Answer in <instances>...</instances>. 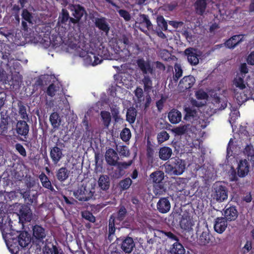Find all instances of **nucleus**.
<instances>
[{
  "label": "nucleus",
  "mask_w": 254,
  "mask_h": 254,
  "mask_svg": "<svg viewBox=\"0 0 254 254\" xmlns=\"http://www.w3.org/2000/svg\"><path fill=\"white\" fill-rule=\"evenodd\" d=\"M111 59L110 54L108 50L105 47H102V49H99L97 54L93 52L87 53L84 57L85 62L88 64L92 65H96L100 64L103 59Z\"/></svg>",
  "instance_id": "obj_1"
},
{
  "label": "nucleus",
  "mask_w": 254,
  "mask_h": 254,
  "mask_svg": "<svg viewBox=\"0 0 254 254\" xmlns=\"http://www.w3.org/2000/svg\"><path fill=\"white\" fill-rule=\"evenodd\" d=\"M249 171L250 164L249 162L246 159L241 160L238 163L237 172L234 168H232V171L229 175L230 181L236 182L239 180L238 177H245L248 174Z\"/></svg>",
  "instance_id": "obj_2"
},
{
  "label": "nucleus",
  "mask_w": 254,
  "mask_h": 254,
  "mask_svg": "<svg viewBox=\"0 0 254 254\" xmlns=\"http://www.w3.org/2000/svg\"><path fill=\"white\" fill-rule=\"evenodd\" d=\"M186 165L184 160L178 158H175L170 164H167L166 168L171 173L175 175H180L184 172Z\"/></svg>",
  "instance_id": "obj_3"
},
{
  "label": "nucleus",
  "mask_w": 254,
  "mask_h": 254,
  "mask_svg": "<svg viewBox=\"0 0 254 254\" xmlns=\"http://www.w3.org/2000/svg\"><path fill=\"white\" fill-rule=\"evenodd\" d=\"M228 191L227 188L221 185H216L214 188L211 194L213 200L218 202H222L228 198Z\"/></svg>",
  "instance_id": "obj_4"
},
{
  "label": "nucleus",
  "mask_w": 254,
  "mask_h": 254,
  "mask_svg": "<svg viewBox=\"0 0 254 254\" xmlns=\"http://www.w3.org/2000/svg\"><path fill=\"white\" fill-rule=\"evenodd\" d=\"M94 192H92L89 188L86 186L81 185L74 191L73 195L80 201H87L92 198Z\"/></svg>",
  "instance_id": "obj_5"
},
{
  "label": "nucleus",
  "mask_w": 254,
  "mask_h": 254,
  "mask_svg": "<svg viewBox=\"0 0 254 254\" xmlns=\"http://www.w3.org/2000/svg\"><path fill=\"white\" fill-rule=\"evenodd\" d=\"M195 77L191 75L185 76L181 79L178 86V90L180 92L190 91L191 89L195 83Z\"/></svg>",
  "instance_id": "obj_6"
},
{
  "label": "nucleus",
  "mask_w": 254,
  "mask_h": 254,
  "mask_svg": "<svg viewBox=\"0 0 254 254\" xmlns=\"http://www.w3.org/2000/svg\"><path fill=\"white\" fill-rule=\"evenodd\" d=\"M117 240L121 250L126 254L131 253L135 248V243L130 237H121Z\"/></svg>",
  "instance_id": "obj_7"
},
{
  "label": "nucleus",
  "mask_w": 254,
  "mask_h": 254,
  "mask_svg": "<svg viewBox=\"0 0 254 254\" xmlns=\"http://www.w3.org/2000/svg\"><path fill=\"white\" fill-rule=\"evenodd\" d=\"M69 10L72 12V15L74 18H71V21L74 22V24H78L82 17L86 14L85 8L79 4H70L68 7Z\"/></svg>",
  "instance_id": "obj_8"
},
{
  "label": "nucleus",
  "mask_w": 254,
  "mask_h": 254,
  "mask_svg": "<svg viewBox=\"0 0 254 254\" xmlns=\"http://www.w3.org/2000/svg\"><path fill=\"white\" fill-rule=\"evenodd\" d=\"M29 129V126L25 121H17L15 128V131L18 136H23L24 137V139H21V140L26 141L27 139Z\"/></svg>",
  "instance_id": "obj_9"
},
{
  "label": "nucleus",
  "mask_w": 254,
  "mask_h": 254,
  "mask_svg": "<svg viewBox=\"0 0 254 254\" xmlns=\"http://www.w3.org/2000/svg\"><path fill=\"white\" fill-rule=\"evenodd\" d=\"M136 64L138 68L144 75L154 73V69L150 62L145 61L143 58H140L136 61Z\"/></svg>",
  "instance_id": "obj_10"
},
{
  "label": "nucleus",
  "mask_w": 254,
  "mask_h": 254,
  "mask_svg": "<svg viewBox=\"0 0 254 254\" xmlns=\"http://www.w3.org/2000/svg\"><path fill=\"white\" fill-rule=\"evenodd\" d=\"M138 21V22H136V23L139 24V26L138 27V28L144 33H146L147 30L153 29V25L147 15L140 14L139 16Z\"/></svg>",
  "instance_id": "obj_11"
},
{
  "label": "nucleus",
  "mask_w": 254,
  "mask_h": 254,
  "mask_svg": "<svg viewBox=\"0 0 254 254\" xmlns=\"http://www.w3.org/2000/svg\"><path fill=\"white\" fill-rule=\"evenodd\" d=\"M105 160L107 163L110 166H116L119 159L118 154L113 148H109L106 151Z\"/></svg>",
  "instance_id": "obj_12"
},
{
  "label": "nucleus",
  "mask_w": 254,
  "mask_h": 254,
  "mask_svg": "<svg viewBox=\"0 0 254 254\" xmlns=\"http://www.w3.org/2000/svg\"><path fill=\"white\" fill-rule=\"evenodd\" d=\"M50 156L53 164L56 165L64 156L62 149L57 146L52 147L50 151Z\"/></svg>",
  "instance_id": "obj_13"
},
{
  "label": "nucleus",
  "mask_w": 254,
  "mask_h": 254,
  "mask_svg": "<svg viewBox=\"0 0 254 254\" xmlns=\"http://www.w3.org/2000/svg\"><path fill=\"white\" fill-rule=\"evenodd\" d=\"M227 220L223 217H217L215 219L214 229L219 234L223 233L227 227Z\"/></svg>",
  "instance_id": "obj_14"
},
{
  "label": "nucleus",
  "mask_w": 254,
  "mask_h": 254,
  "mask_svg": "<svg viewBox=\"0 0 254 254\" xmlns=\"http://www.w3.org/2000/svg\"><path fill=\"white\" fill-rule=\"evenodd\" d=\"M185 115L184 120L186 121L193 123L199 118L197 111L193 107H186L185 108Z\"/></svg>",
  "instance_id": "obj_15"
},
{
  "label": "nucleus",
  "mask_w": 254,
  "mask_h": 254,
  "mask_svg": "<svg viewBox=\"0 0 254 254\" xmlns=\"http://www.w3.org/2000/svg\"><path fill=\"white\" fill-rule=\"evenodd\" d=\"M185 54L187 56L188 61L190 64L195 65L198 64V56L196 53V50L194 49L187 48L185 51Z\"/></svg>",
  "instance_id": "obj_16"
},
{
  "label": "nucleus",
  "mask_w": 254,
  "mask_h": 254,
  "mask_svg": "<svg viewBox=\"0 0 254 254\" xmlns=\"http://www.w3.org/2000/svg\"><path fill=\"white\" fill-rule=\"evenodd\" d=\"M71 18L69 16L68 11L63 8L59 17V22H61L65 25H67L69 27H73L76 24L70 20Z\"/></svg>",
  "instance_id": "obj_17"
},
{
  "label": "nucleus",
  "mask_w": 254,
  "mask_h": 254,
  "mask_svg": "<svg viewBox=\"0 0 254 254\" xmlns=\"http://www.w3.org/2000/svg\"><path fill=\"white\" fill-rule=\"evenodd\" d=\"M95 26L101 31L108 34L110 31V26L104 17L96 18L94 21Z\"/></svg>",
  "instance_id": "obj_18"
},
{
  "label": "nucleus",
  "mask_w": 254,
  "mask_h": 254,
  "mask_svg": "<svg viewBox=\"0 0 254 254\" xmlns=\"http://www.w3.org/2000/svg\"><path fill=\"white\" fill-rule=\"evenodd\" d=\"M238 216V211L235 206H230L226 208L224 211V217L227 221L235 220Z\"/></svg>",
  "instance_id": "obj_19"
},
{
  "label": "nucleus",
  "mask_w": 254,
  "mask_h": 254,
  "mask_svg": "<svg viewBox=\"0 0 254 254\" xmlns=\"http://www.w3.org/2000/svg\"><path fill=\"white\" fill-rule=\"evenodd\" d=\"M157 208L158 211L162 213L168 212L171 208V204L167 197L161 198L157 204Z\"/></svg>",
  "instance_id": "obj_20"
},
{
  "label": "nucleus",
  "mask_w": 254,
  "mask_h": 254,
  "mask_svg": "<svg viewBox=\"0 0 254 254\" xmlns=\"http://www.w3.org/2000/svg\"><path fill=\"white\" fill-rule=\"evenodd\" d=\"M19 245L22 248L27 247L31 241V238L27 232L22 231L17 237Z\"/></svg>",
  "instance_id": "obj_21"
},
{
  "label": "nucleus",
  "mask_w": 254,
  "mask_h": 254,
  "mask_svg": "<svg viewBox=\"0 0 254 254\" xmlns=\"http://www.w3.org/2000/svg\"><path fill=\"white\" fill-rule=\"evenodd\" d=\"M168 118L171 123L176 124L181 121L182 113L178 110L174 109L168 113Z\"/></svg>",
  "instance_id": "obj_22"
},
{
  "label": "nucleus",
  "mask_w": 254,
  "mask_h": 254,
  "mask_svg": "<svg viewBox=\"0 0 254 254\" xmlns=\"http://www.w3.org/2000/svg\"><path fill=\"white\" fill-rule=\"evenodd\" d=\"M243 36L242 35H236L227 40L225 44L229 49L234 48L237 45L243 41Z\"/></svg>",
  "instance_id": "obj_23"
},
{
  "label": "nucleus",
  "mask_w": 254,
  "mask_h": 254,
  "mask_svg": "<svg viewBox=\"0 0 254 254\" xmlns=\"http://www.w3.org/2000/svg\"><path fill=\"white\" fill-rule=\"evenodd\" d=\"M207 5L206 0H196L194 3L196 13L202 15L205 12Z\"/></svg>",
  "instance_id": "obj_24"
},
{
  "label": "nucleus",
  "mask_w": 254,
  "mask_h": 254,
  "mask_svg": "<svg viewBox=\"0 0 254 254\" xmlns=\"http://www.w3.org/2000/svg\"><path fill=\"white\" fill-rule=\"evenodd\" d=\"M20 218L26 222H30L32 219V213L29 207L22 206L19 210Z\"/></svg>",
  "instance_id": "obj_25"
},
{
  "label": "nucleus",
  "mask_w": 254,
  "mask_h": 254,
  "mask_svg": "<svg viewBox=\"0 0 254 254\" xmlns=\"http://www.w3.org/2000/svg\"><path fill=\"white\" fill-rule=\"evenodd\" d=\"M39 179L44 188L50 190L51 191H55V189L52 185L51 181L44 173L42 172L39 175Z\"/></svg>",
  "instance_id": "obj_26"
},
{
  "label": "nucleus",
  "mask_w": 254,
  "mask_h": 254,
  "mask_svg": "<svg viewBox=\"0 0 254 254\" xmlns=\"http://www.w3.org/2000/svg\"><path fill=\"white\" fill-rule=\"evenodd\" d=\"M33 235L37 240H42L46 237L45 229L36 225L33 227Z\"/></svg>",
  "instance_id": "obj_27"
},
{
  "label": "nucleus",
  "mask_w": 254,
  "mask_h": 254,
  "mask_svg": "<svg viewBox=\"0 0 254 254\" xmlns=\"http://www.w3.org/2000/svg\"><path fill=\"white\" fill-rule=\"evenodd\" d=\"M69 175V171L65 167H62L56 172L57 179L61 182H64Z\"/></svg>",
  "instance_id": "obj_28"
},
{
  "label": "nucleus",
  "mask_w": 254,
  "mask_h": 254,
  "mask_svg": "<svg viewBox=\"0 0 254 254\" xmlns=\"http://www.w3.org/2000/svg\"><path fill=\"white\" fill-rule=\"evenodd\" d=\"M49 120L54 129H57L59 128L61 124V119L57 112L52 113L50 116Z\"/></svg>",
  "instance_id": "obj_29"
},
{
  "label": "nucleus",
  "mask_w": 254,
  "mask_h": 254,
  "mask_svg": "<svg viewBox=\"0 0 254 254\" xmlns=\"http://www.w3.org/2000/svg\"><path fill=\"white\" fill-rule=\"evenodd\" d=\"M115 218L112 215L110 216L109 219V225H108V238L109 240L111 242L113 240V237L115 235L116 231L115 228Z\"/></svg>",
  "instance_id": "obj_30"
},
{
  "label": "nucleus",
  "mask_w": 254,
  "mask_h": 254,
  "mask_svg": "<svg viewBox=\"0 0 254 254\" xmlns=\"http://www.w3.org/2000/svg\"><path fill=\"white\" fill-rule=\"evenodd\" d=\"M170 254H185V249L181 243L179 242H175L170 249Z\"/></svg>",
  "instance_id": "obj_31"
},
{
  "label": "nucleus",
  "mask_w": 254,
  "mask_h": 254,
  "mask_svg": "<svg viewBox=\"0 0 254 254\" xmlns=\"http://www.w3.org/2000/svg\"><path fill=\"white\" fill-rule=\"evenodd\" d=\"M118 59L125 62L127 61L131 56L130 51L126 48L121 49L120 47H118V49H116Z\"/></svg>",
  "instance_id": "obj_32"
},
{
  "label": "nucleus",
  "mask_w": 254,
  "mask_h": 254,
  "mask_svg": "<svg viewBox=\"0 0 254 254\" xmlns=\"http://www.w3.org/2000/svg\"><path fill=\"white\" fill-rule=\"evenodd\" d=\"M211 237V235L208 230L203 231L198 239V243L200 245L206 246L210 243Z\"/></svg>",
  "instance_id": "obj_33"
},
{
  "label": "nucleus",
  "mask_w": 254,
  "mask_h": 254,
  "mask_svg": "<svg viewBox=\"0 0 254 254\" xmlns=\"http://www.w3.org/2000/svg\"><path fill=\"white\" fill-rule=\"evenodd\" d=\"M21 64L19 62L11 59L6 63V69L12 74L13 72H16V70H18Z\"/></svg>",
  "instance_id": "obj_34"
},
{
  "label": "nucleus",
  "mask_w": 254,
  "mask_h": 254,
  "mask_svg": "<svg viewBox=\"0 0 254 254\" xmlns=\"http://www.w3.org/2000/svg\"><path fill=\"white\" fill-rule=\"evenodd\" d=\"M172 154V149L169 147L164 146L160 148L159 152L160 158L162 160H167L169 159Z\"/></svg>",
  "instance_id": "obj_35"
},
{
  "label": "nucleus",
  "mask_w": 254,
  "mask_h": 254,
  "mask_svg": "<svg viewBox=\"0 0 254 254\" xmlns=\"http://www.w3.org/2000/svg\"><path fill=\"white\" fill-rule=\"evenodd\" d=\"M150 180L155 184L162 183L164 178V173L161 171H157L153 172L150 175Z\"/></svg>",
  "instance_id": "obj_36"
},
{
  "label": "nucleus",
  "mask_w": 254,
  "mask_h": 254,
  "mask_svg": "<svg viewBox=\"0 0 254 254\" xmlns=\"http://www.w3.org/2000/svg\"><path fill=\"white\" fill-rule=\"evenodd\" d=\"M137 111L133 107H130L127 110L126 121L130 124H133L136 120Z\"/></svg>",
  "instance_id": "obj_37"
},
{
  "label": "nucleus",
  "mask_w": 254,
  "mask_h": 254,
  "mask_svg": "<svg viewBox=\"0 0 254 254\" xmlns=\"http://www.w3.org/2000/svg\"><path fill=\"white\" fill-rule=\"evenodd\" d=\"M99 187L103 190H106L110 187L109 178L107 175L100 176L98 180Z\"/></svg>",
  "instance_id": "obj_38"
},
{
  "label": "nucleus",
  "mask_w": 254,
  "mask_h": 254,
  "mask_svg": "<svg viewBox=\"0 0 254 254\" xmlns=\"http://www.w3.org/2000/svg\"><path fill=\"white\" fill-rule=\"evenodd\" d=\"M100 116L104 126L108 128L111 122V116L110 112L106 111H102L100 113Z\"/></svg>",
  "instance_id": "obj_39"
},
{
  "label": "nucleus",
  "mask_w": 254,
  "mask_h": 254,
  "mask_svg": "<svg viewBox=\"0 0 254 254\" xmlns=\"http://www.w3.org/2000/svg\"><path fill=\"white\" fill-rule=\"evenodd\" d=\"M141 82L143 84L144 90L146 92H150L152 88V81L148 75H144L141 80Z\"/></svg>",
  "instance_id": "obj_40"
},
{
  "label": "nucleus",
  "mask_w": 254,
  "mask_h": 254,
  "mask_svg": "<svg viewBox=\"0 0 254 254\" xmlns=\"http://www.w3.org/2000/svg\"><path fill=\"white\" fill-rule=\"evenodd\" d=\"M23 195L28 204L31 205L33 203H36L37 199V193L35 194H31L30 191H26L23 193Z\"/></svg>",
  "instance_id": "obj_41"
},
{
  "label": "nucleus",
  "mask_w": 254,
  "mask_h": 254,
  "mask_svg": "<svg viewBox=\"0 0 254 254\" xmlns=\"http://www.w3.org/2000/svg\"><path fill=\"white\" fill-rule=\"evenodd\" d=\"M18 107V113L20 116L21 118L23 120H28V114L26 112V107L23 104V102L19 101L17 103Z\"/></svg>",
  "instance_id": "obj_42"
},
{
  "label": "nucleus",
  "mask_w": 254,
  "mask_h": 254,
  "mask_svg": "<svg viewBox=\"0 0 254 254\" xmlns=\"http://www.w3.org/2000/svg\"><path fill=\"white\" fill-rule=\"evenodd\" d=\"M175 73L173 79L175 83H177L179 79L182 76L183 69L179 64H176L174 65Z\"/></svg>",
  "instance_id": "obj_43"
},
{
  "label": "nucleus",
  "mask_w": 254,
  "mask_h": 254,
  "mask_svg": "<svg viewBox=\"0 0 254 254\" xmlns=\"http://www.w3.org/2000/svg\"><path fill=\"white\" fill-rule=\"evenodd\" d=\"M132 183V181L129 178H126L120 181L119 186L121 190H125L129 188Z\"/></svg>",
  "instance_id": "obj_44"
},
{
  "label": "nucleus",
  "mask_w": 254,
  "mask_h": 254,
  "mask_svg": "<svg viewBox=\"0 0 254 254\" xmlns=\"http://www.w3.org/2000/svg\"><path fill=\"white\" fill-rule=\"evenodd\" d=\"M181 227L184 230H189L192 226V222L189 217L188 218L183 217L180 221Z\"/></svg>",
  "instance_id": "obj_45"
},
{
  "label": "nucleus",
  "mask_w": 254,
  "mask_h": 254,
  "mask_svg": "<svg viewBox=\"0 0 254 254\" xmlns=\"http://www.w3.org/2000/svg\"><path fill=\"white\" fill-rule=\"evenodd\" d=\"M120 138L124 142L129 140L131 137V133L128 128L125 127L120 132Z\"/></svg>",
  "instance_id": "obj_46"
},
{
  "label": "nucleus",
  "mask_w": 254,
  "mask_h": 254,
  "mask_svg": "<svg viewBox=\"0 0 254 254\" xmlns=\"http://www.w3.org/2000/svg\"><path fill=\"white\" fill-rule=\"evenodd\" d=\"M22 18L30 24H32L33 16L32 13L29 12L27 8H23L21 13Z\"/></svg>",
  "instance_id": "obj_47"
},
{
  "label": "nucleus",
  "mask_w": 254,
  "mask_h": 254,
  "mask_svg": "<svg viewBox=\"0 0 254 254\" xmlns=\"http://www.w3.org/2000/svg\"><path fill=\"white\" fill-rule=\"evenodd\" d=\"M166 189L163 184V182L154 184L153 192L155 195H157L162 194L166 191Z\"/></svg>",
  "instance_id": "obj_48"
},
{
  "label": "nucleus",
  "mask_w": 254,
  "mask_h": 254,
  "mask_svg": "<svg viewBox=\"0 0 254 254\" xmlns=\"http://www.w3.org/2000/svg\"><path fill=\"white\" fill-rule=\"evenodd\" d=\"M157 23L158 26L162 30L166 31L167 30L168 24L167 21L162 15H159L157 17Z\"/></svg>",
  "instance_id": "obj_49"
},
{
  "label": "nucleus",
  "mask_w": 254,
  "mask_h": 254,
  "mask_svg": "<svg viewBox=\"0 0 254 254\" xmlns=\"http://www.w3.org/2000/svg\"><path fill=\"white\" fill-rule=\"evenodd\" d=\"M160 232L165 236L167 237V239L171 241H175L176 242L179 241V237L171 232V231H167L165 230H161Z\"/></svg>",
  "instance_id": "obj_50"
},
{
  "label": "nucleus",
  "mask_w": 254,
  "mask_h": 254,
  "mask_svg": "<svg viewBox=\"0 0 254 254\" xmlns=\"http://www.w3.org/2000/svg\"><path fill=\"white\" fill-rule=\"evenodd\" d=\"M190 125H186L174 128V132L179 135H181L188 133V129H189Z\"/></svg>",
  "instance_id": "obj_51"
},
{
  "label": "nucleus",
  "mask_w": 254,
  "mask_h": 254,
  "mask_svg": "<svg viewBox=\"0 0 254 254\" xmlns=\"http://www.w3.org/2000/svg\"><path fill=\"white\" fill-rule=\"evenodd\" d=\"M116 149L121 156L127 157L129 155L128 147L126 145H117Z\"/></svg>",
  "instance_id": "obj_52"
},
{
  "label": "nucleus",
  "mask_w": 254,
  "mask_h": 254,
  "mask_svg": "<svg viewBox=\"0 0 254 254\" xmlns=\"http://www.w3.org/2000/svg\"><path fill=\"white\" fill-rule=\"evenodd\" d=\"M127 214V210L124 206L120 207L117 215V219L120 222L124 220Z\"/></svg>",
  "instance_id": "obj_53"
},
{
  "label": "nucleus",
  "mask_w": 254,
  "mask_h": 254,
  "mask_svg": "<svg viewBox=\"0 0 254 254\" xmlns=\"http://www.w3.org/2000/svg\"><path fill=\"white\" fill-rule=\"evenodd\" d=\"M81 216L83 218L91 223H94L96 221L95 217L93 214L88 210L82 211Z\"/></svg>",
  "instance_id": "obj_54"
},
{
  "label": "nucleus",
  "mask_w": 254,
  "mask_h": 254,
  "mask_svg": "<svg viewBox=\"0 0 254 254\" xmlns=\"http://www.w3.org/2000/svg\"><path fill=\"white\" fill-rule=\"evenodd\" d=\"M170 137L169 133L165 130H163L157 134V140L159 143H161L167 140Z\"/></svg>",
  "instance_id": "obj_55"
},
{
  "label": "nucleus",
  "mask_w": 254,
  "mask_h": 254,
  "mask_svg": "<svg viewBox=\"0 0 254 254\" xmlns=\"http://www.w3.org/2000/svg\"><path fill=\"white\" fill-rule=\"evenodd\" d=\"M111 113L113 118L116 123H119L121 121L123 120V119L120 115L119 109L116 108L111 109Z\"/></svg>",
  "instance_id": "obj_56"
},
{
  "label": "nucleus",
  "mask_w": 254,
  "mask_h": 254,
  "mask_svg": "<svg viewBox=\"0 0 254 254\" xmlns=\"http://www.w3.org/2000/svg\"><path fill=\"white\" fill-rule=\"evenodd\" d=\"M57 91L58 87L54 83H52L48 86L47 90V93L48 96L53 97L55 95L56 92Z\"/></svg>",
  "instance_id": "obj_57"
},
{
  "label": "nucleus",
  "mask_w": 254,
  "mask_h": 254,
  "mask_svg": "<svg viewBox=\"0 0 254 254\" xmlns=\"http://www.w3.org/2000/svg\"><path fill=\"white\" fill-rule=\"evenodd\" d=\"M195 97L198 100L207 99L208 95L207 93L202 90H199L195 92Z\"/></svg>",
  "instance_id": "obj_58"
},
{
  "label": "nucleus",
  "mask_w": 254,
  "mask_h": 254,
  "mask_svg": "<svg viewBox=\"0 0 254 254\" xmlns=\"http://www.w3.org/2000/svg\"><path fill=\"white\" fill-rule=\"evenodd\" d=\"M234 83L236 87H239L241 89H244L246 88L244 79L241 77L236 78L234 80Z\"/></svg>",
  "instance_id": "obj_59"
},
{
  "label": "nucleus",
  "mask_w": 254,
  "mask_h": 254,
  "mask_svg": "<svg viewBox=\"0 0 254 254\" xmlns=\"http://www.w3.org/2000/svg\"><path fill=\"white\" fill-rule=\"evenodd\" d=\"M120 15L124 18L126 21H128L131 19V16L129 12L125 9H120L118 11Z\"/></svg>",
  "instance_id": "obj_60"
},
{
  "label": "nucleus",
  "mask_w": 254,
  "mask_h": 254,
  "mask_svg": "<svg viewBox=\"0 0 254 254\" xmlns=\"http://www.w3.org/2000/svg\"><path fill=\"white\" fill-rule=\"evenodd\" d=\"M15 149L16 151L23 157L26 156V151L24 147L19 143L15 144Z\"/></svg>",
  "instance_id": "obj_61"
},
{
  "label": "nucleus",
  "mask_w": 254,
  "mask_h": 254,
  "mask_svg": "<svg viewBox=\"0 0 254 254\" xmlns=\"http://www.w3.org/2000/svg\"><path fill=\"white\" fill-rule=\"evenodd\" d=\"M244 152L248 156H254V149L252 145H247L244 148Z\"/></svg>",
  "instance_id": "obj_62"
},
{
  "label": "nucleus",
  "mask_w": 254,
  "mask_h": 254,
  "mask_svg": "<svg viewBox=\"0 0 254 254\" xmlns=\"http://www.w3.org/2000/svg\"><path fill=\"white\" fill-rule=\"evenodd\" d=\"M56 250H58L56 246L54 245H52V247L50 248L48 246L45 247L44 254H54Z\"/></svg>",
  "instance_id": "obj_63"
},
{
  "label": "nucleus",
  "mask_w": 254,
  "mask_h": 254,
  "mask_svg": "<svg viewBox=\"0 0 254 254\" xmlns=\"http://www.w3.org/2000/svg\"><path fill=\"white\" fill-rule=\"evenodd\" d=\"M252 249V242L247 241L243 248V252L244 254H246L249 252Z\"/></svg>",
  "instance_id": "obj_64"
}]
</instances>
